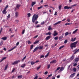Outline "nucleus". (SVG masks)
<instances>
[{"instance_id": "obj_1", "label": "nucleus", "mask_w": 79, "mask_h": 79, "mask_svg": "<svg viewBox=\"0 0 79 79\" xmlns=\"http://www.w3.org/2000/svg\"><path fill=\"white\" fill-rule=\"evenodd\" d=\"M38 15H36V14H34L32 18V22L34 23H35L37 20V18H38Z\"/></svg>"}, {"instance_id": "obj_2", "label": "nucleus", "mask_w": 79, "mask_h": 79, "mask_svg": "<svg viewBox=\"0 0 79 79\" xmlns=\"http://www.w3.org/2000/svg\"><path fill=\"white\" fill-rule=\"evenodd\" d=\"M77 42H78V41H77L70 44V45H70V47H71V48H72V49H73V48H76V47L77 46H76V45L77 44Z\"/></svg>"}, {"instance_id": "obj_3", "label": "nucleus", "mask_w": 79, "mask_h": 79, "mask_svg": "<svg viewBox=\"0 0 79 79\" xmlns=\"http://www.w3.org/2000/svg\"><path fill=\"white\" fill-rule=\"evenodd\" d=\"M77 5V4H74L72 6H65L64 7V8L65 9V10H66V9H70V8L71 9L72 8H73V6H76Z\"/></svg>"}, {"instance_id": "obj_4", "label": "nucleus", "mask_w": 79, "mask_h": 79, "mask_svg": "<svg viewBox=\"0 0 79 79\" xmlns=\"http://www.w3.org/2000/svg\"><path fill=\"white\" fill-rule=\"evenodd\" d=\"M79 61V57H76L73 60L74 63H77Z\"/></svg>"}, {"instance_id": "obj_5", "label": "nucleus", "mask_w": 79, "mask_h": 79, "mask_svg": "<svg viewBox=\"0 0 79 79\" xmlns=\"http://www.w3.org/2000/svg\"><path fill=\"white\" fill-rule=\"evenodd\" d=\"M73 52H75L73 54V55H74V54H76V53H78L79 52V49H78L77 50V49H76L75 50L73 51Z\"/></svg>"}, {"instance_id": "obj_6", "label": "nucleus", "mask_w": 79, "mask_h": 79, "mask_svg": "<svg viewBox=\"0 0 79 79\" xmlns=\"http://www.w3.org/2000/svg\"><path fill=\"white\" fill-rule=\"evenodd\" d=\"M75 57V56H74V54H73L71 57L70 58V60L71 61H73L74 59V58Z\"/></svg>"}, {"instance_id": "obj_7", "label": "nucleus", "mask_w": 79, "mask_h": 79, "mask_svg": "<svg viewBox=\"0 0 79 79\" xmlns=\"http://www.w3.org/2000/svg\"><path fill=\"white\" fill-rule=\"evenodd\" d=\"M76 75V73H74L73 74L71 75L70 76L69 78H73Z\"/></svg>"}, {"instance_id": "obj_8", "label": "nucleus", "mask_w": 79, "mask_h": 79, "mask_svg": "<svg viewBox=\"0 0 79 79\" xmlns=\"http://www.w3.org/2000/svg\"><path fill=\"white\" fill-rule=\"evenodd\" d=\"M6 10L4 9V10L2 11V13L4 15H6L7 13V11H6Z\"/></svg>"}, {"instance_id": "obj_9", "label": "nucleus", "mask_w": 79, "mask_h": 79, "mask_svg": "<svg viewBox=\"0 0 79 79\" xmlns=\"http://www.w3.org/2000/svg\"><path fill=\"white\" fill-rule=\"evenodd\" d=\"M19 16V12H16L15 13V18H18Z\"/></svg>"}, {"instance_id": "obj_10", "label": "nucleus", "mask_w": 79, "mask_h": 79, "mask_svg": "<svg viewBox=\"0 0 79 79\" xmlns=\"http://www.w3.org/2000/svg\"><path fill=\"white\" fill-rule=\"evenodd\" d=\"M20 6H21V5L19 4H17L16 5V6L15 8V10H17V8L18 10L19 8V7H20Z\"/></svg>"}, {"instance_id": "obj_11", "label": "nucleus", "mask_w": 79, "mask_h": 79, "mask_svg": "<svg viewBox=\"0 0 79 79\" xmlns=\"http://www.w3.org/2000/svg\"><path fill=\"white\" fill-rule=\"evenodd\" d=\"M54 32V34H53L54 36H56L58 35V32H56V31H55Z\"/></svg>"}, {"instance_id": "obj_12", "label": "nucleus", "mask_w": 79, "mask_h": 79, "mask_svg": "<svg viewBox=\"0 0 79 79\" xmlns=\"http://www.w3.org/2000/svg\"><path fill=\"white\" fill-rule=\"evenodd\" d=\"M56 63V60H53L52 61H51L50 62V63L51 64L52 63L53 64H55Z\"/></svg>"}, {"instance_id": "obj_13", "label": "nucleus", "mask_w": 79, "mask_h": 79, "mask_svg": "<svg viewBox=\"0 0 79 79\" xmlns=\"http://www.w3.org/2000/svg\"><path fill=\"white\" fill-rule=\"evenodd\" d=\"M16 48V46L12 48H11V49L8 50V52H11V51H12V50H14V49H15V48Z\"/></svg>"}, {"instance_id": "obj_14", "label": "nucleus", "mask_w": 79, "mask_h": 79, "mask_svg": "<svg viewBox=\"0 0 79 79\" xmlns=\"http://www.w3.org/2000/svg\"><path fill=\"white\" fill-rule=\"evenodd\" d=\"M61 23V21H59V22H57L55 23L54 24V25L55 26H56V25H57V24H60Z\"/></svg>"}, {"instance_id": "obj_15", "label": "nucleus", "mask_w": 79, "mask_h": 79, "mask_svg": "<svg viewBox=\"0 0 79 79\" xmlns=\"http://www.w3.org/2000/svg\"><path fill=\"white\" fill-rule=\"evenodd\" d=\"M35 3H36V2H32L31 3V7H32L34 5H35Z\"/></svg>"}, {"instance_id": "obj_16", "label": "nucleus", "mask_w": 79, "mask_h": 79, "mask_svg": "<svg viewBox=\"0 0 79 79\" xmlns=\"http://www.w3.org/2000/svg\"><path fill=\"white\" fill-rule=\"evenodd\" d=\"M38 49H40V50H42L43 49V46H39V47H37Z\"/></svg>"}, {"instance_id": "obj_17", "label": "nucleus", "mask_w": 79, "mask_h": 79, "mask_svg": "<svg viewBox=\"0 0 79 79\" xmlns=\"http://www.w3.org/2000/svg\"><path fill=\"white\" fill-rule=\"evenodd\" d=\"M6 59V57H3V58H2V60H0V63H1V62H2V61H3V60H5V59Z\"/></svg>"}, {"instance_id": "obj_18", "label": "nucleus", "mask_w": 79, "mask_h": 79, "mask_svg": "<svg viewBox=\"0 0 79 79\" xmlns=\"http://www.w3.org/2000/svg\"><path fill=\"white\" fill-rule=\"evenodd\" d=\"M51 32H49L48 33H46L45 34V35H51Z\"/></svg>"}, {"instance_id": "obj_19", "label": "nucleus", "mask_w": 79, "mask_h": 79, "mask_svg": "<svg viewBox=\"0 0 79 79\" xmlns=\"http://www.w3.org/2000/svg\"><path fill=\"white\" fill-rule=\"evenodd\" d=\"M7 39V37H4L2 38L1 39H2L3 40H6Z\"/></svg>"}, {"instance_id": "obj_20", "label": "nucleus", "mask_w": 79, "mask_h": 79, "mask_svg": "<svg viewBox=\"0 0 79 79\" xmlns=\"http://www.w3.org/2000/svg\"><path fill=\"white\" fill-rule=\"evenodd\" d=\"M18 64V62H16V61H15L12 64V65H15V64Z\"/></svg>"}, {"instance_id": "obj_21", "label": "nucleus", "mask_w": 79, "mask_h": 79, "mask_svg": "<svg viewBox=\"0 0 79 79\" xmlns=\"http://www.w3.org/2000/svg\"><path fill=\"white\" fill-rule=\"evenodd\" d=\"M78 31V29H77L75 30L74 31H73V34H74L75 33H76V32H77V31Z\"/></svg>"}, {"instance_id": "obj_22", "label": "nucleus", "mask_w": 79, "mask_h": 79, "mask_svg": "<svg viewBox=\"0 0 79 79\" xmlns=\"http://www.w3.org/2000/svg\"><path fill=\"white\" fill-rule=\"evenodd\" d=\"M39 40H38L37 41H35L34 43V44H37V43H39Z\"/></svg>"}, {"instance_id": "obj_23", "label": "nucleus", "mask_w": 79, "mask_h": 79, "mask_svg": "<svg viewBox=\"0 0 79 79\" xmlns=\"http://www.w3.org/2000/svg\"><path fill=\"white\" fill-rule=\"evenodd\" d=\"M52 74H51L50 75H49L48 76L46 79H48V78H49V77H52Z\"/></svg>"}, {"instance_id": "obj_24", "label": "nucleus", "mask_w": 79, "mask_h": 79, "mask_svg": "<svg viewBox=\"0 0 79 79\" xmlns=\"http://www.w3.org/2000/svg\"><path fill=\"white\" fill-rule=\"evenodd\" d=\"M38 50V48H37V47L36 48H35V49L34 50H33V52H35V51H36V50Z\"/></svg>"}, {"instance_id": "obj_25", "label": "nucleus", "mask_w": 79, "mask_h": 79, "mask_svg": "<svg viewBox=\"0 0 79 79\" xmlns=\"http://www.w3.org/2000/svg\"><path fill=\"white\" fill-rule=\"evenodd\" d=\"M26 66V64H23L21 66V68H24Z\"/></svg>"}, {"instance_id": "obj_26", "label": "nucleus", "mask_w": 79, "mask_h": 79, "mask_svg": "<svg viewBox=\"0 0 79 79\" xmlns=\"http://www.w3.org/2000/svg\"><path fill=\"white\" fill-rule=\"evenodd\" d=\"M18 78H19V79H21L22 77H23V76L22 75H19L18 76Z\"/></svg>"}, {"instance_id": "obj_27", "label": "nucleus", "mask_w": 79, "mask_h": 79, "mask_svg": "<svg viewBox=\"0 0 79 79\" xmlns=\"http://www.w3.org/2000/svg\"><path fill=\"white\" fill-rule=\"evenodd\" d=\"M76 39V38H74V39L72 38L71 39L72 42H74V41H75Z\"/></svg>"}, {"instance_id": "obj_28", "label": "nucleus", "mask_w": 79, "mask_h": 79, "mask_svg": "<svg viewBox=\"0 0 79 79\" xmlns=\"http://www.w3.org/2000/svg\"><path fill=\"white\" fill-rule=\"evenodd\" d=\"M52 29H52V28L51 27V26H49L48 28V30H49V31H50V30H52Z\"/></svg>"}, {"instance_id": "obj_29", "label": "nucleus", "mask_w": 79, "mask_h": 79, "mask_svg": "<svg viewBox=\"0 0 79 79\" xmlns=\"http://www.w3.org/2000/svg\"><path fill=\"white\" fill-rule=\"evenodd\" d=\"M73 64H74L73 65V66H77V63H74V62H73Z\"/></svg>"}, {"instance_id": "obj_30", "label": "nucleus", "mask_w": 79, "mask_h": 79, "mask_svg": "<svg viewBox=\"0 0 79 79\" xmlns=\"http://www.w3.org/2000/svg\"><path fill=\"white\" fill-rule=\"evenodd\" d=\"M50 53V52H48V53L45 56V58H47L48 57V56L49 55V53Z\"/></svg>"}, {"instance_id": "obj_31", "label": "nucleus", "mask_w": 79, "mask_h": 79, "mask_svg": "<svg viewBox=\"0 0 79 79\" xmlns=\"http://www.w3.org/2000/svg\"><path fill=\"white\" fill-rule=\"evenodd\" d=\"M50 36H48L46 37V38H45V39L46 40H48V39H50Z\"/></svg>"}, {"instance_id": "obj_32", "label": "nucleus", "mask_w": 79, "mask_h": 79, "mask_svg": "<svg viewBox=\"0 0 79 79\" xmlns=\"http://www.w3.org/2000/svg\"><path fill=\"white\" fill-rule=\"evenodd\" d=\"M26 56H25V57L23 58V59L22 60V61H24V60L26 59Z\"/></svg>"}, {"instance_id": "obj_33", "label": "nucleus", "mask_w": 79, "mask_h": 79, "mask_svg": "<svg viewBox=\"0 0 79 79\" xmlns=\"http://www.w3.org/2000/svg\"><path fill=\"white\" fill-rule=\"evenodd\" d=\"M64 47V45H63V46H61L59 48V50H61V48H63V47Z\"/></svg>"}, {"instance_id": "obj_34", "label": "nucleus", "mask_w": 79, "mask_h": 79, "mask_svg": "<svg viewBox=\"0 0 79 79\" xmlns=\"http://www.w3.org/2000/svg\"><path fill=\"white\" fill-rule=\"evenodd\" d=\"M43 8V6H40V7H38V10H40V9H41V8Z\"/></svg>"}, {"instance_id": "obj_35", "label": "nucleus", "mask_w": 79, "mask_h": 79, "mask_svg": "<svg viewBox=\"0 0 79 79\" xmlns=\"http://www.w3.org/2000/svg\"><path fill=\"white\" fill-rule=\"evenodd\" d=\"M33 47H34V45H31L30 50H32V49L33 48Z\"/></svg>"}, {"instance_id": "obj_36", "label": "nucleus", "mask_w": 79, "mask_h": 79, "mask_svg": "<svg viewBox=\"0 0 79 79\" xmlns=\"http://www.w3.org/2000/svg\"><path fill=\"white\" fill-rule=\"evenodd\" d=\"M64 69V68L62 67L60 69V71H63Z\"/></svg>"}, {"instance_id": "obj_37", "label": "nucleus", "mask_w": 79, "mask_h": 79, "mask_svg": "<svg viewBox=\"0 0 79 79\" xmlns=\"http://www.w3.org/2000/svg\"><path fill=\"white\" fill-rule=\"evenodd\" d=\"M35 63V62L32 61L31 62V65H33V64H34Z\"/></svg>"}, {"instance_id": "obj_38", "label": "nucleus", "mask_w": 79, "mask_h": 79, "mask_svg": "<svg viewBox=\"0 0 79 79\" xmlns=\"http://www.w3.org/2000/svg\"><path fill=\"white\" fill-rule=\"evenodd\" d=\"M61 7H62L61 5H60V6H59V10H61Z\"/></svg>"}, {"instance_id": "obj_39", "label": "nucleus", "mask_w": 79, "mask_h": 79, "mask_svg": "<svg viewBox=\"0 0 79 79\" xmlns=\"http://www.w3.org/2000/svg\"><path fill=\"white\" fill-rule=\"evenodd\" d=\"M3 45V41H1L0 44V46H2Z\"/></svg>"}, {"instance_id": "obj_40", "label": "nucleus", "mask_w": 79, "mask_h": 79, "mask_svg": "<svg viewBox=\"0 0 79 79\" xmlns=\"http://www.w3.org/2000/svg\"><path fill=\"white\" fill-rule=\"evenodd\" d=\"M25 32V30L24 29L23 30L22 32V34H24Z\"/></svg>"}, {"instance_id": "obj_41", "label": "nucleus", "mask_w": 79, "mask_h": 79, "mask_svg": "<svg viewBox=\"0 0 79 79\" xmlns=\"http://www.w3.org/2000/svg\"><path fill=\"white\" fill-rule=\"evenodd\" d=\"M27 15L28 17H30V16H31V13H28L27 14Z\"/></svg>"}, {"instance_id": "obj_42", "label": "nucleus", "mask_w": 79, "mask_h": 79, "mask_svg": "<svg viewBox=\"0 0 79 79\" xmlns=\"http://www.w3.org/2000/svg\"><path fill=\"white\" fill-rule=\"evenodd\" d=\"M59 40H61L63 39V36H61L59 37Z\"/></svg>"}, {"instance_id": "obj_43", "label": "nucleus", "mask_w": 79, "mask_h": 79, "mask_svg": "<svg viewBox=\"0 0 79 79\" xmlns=\"http://www.w3.org/2000/svg\"><path fill=\"white\" fill-rule=\"evenodd\" d=\"M76 70H77V69L76 68H74L73 69V71H74V72H76Z\"/></svg>"}, {"instance_id": "obj_44", "label": "nucleus", "mask_w": 79, "mask_h": 79, "mask_svg": "<svg viewBox=\"0 0 79 79\" xmlns=\"http://www.w3.org/2000/svg\"><path fill=\"white\" fill-rule=\"evenodd\" d=\"M8 5H7L4 8V9L6 10V9H7V8H8Z\"/></svg>"}, {"instance_id": "obj_45", "label": "nucleus", "mask_w": 79, "mask_h": 79, "mask_svg": "<svg viewBox=\"0 0 79 79\" xmlns=\"http://www.w3.org/2000/svg\"><path fill=\"white\" fill-rule=\"evenodd\" d=\"M37 78H38V76L37 75H36L35 77L34 78V79H37Z\"/></svg>"}, {"instance_id": "obj_46", "label": "nucleus", "mask_w": 79, "mask_h": 79, "mask_svg": "<svg viewBox=\"0 0 79 79\" xmlns=\"http://www.w3.org/2000/svg\"><path fill=\"white\" fill-rule=\"evenodd\" d=\"M68 35V32H66L65 33V36H66Z\"/></svg>"}, {"instance_id": "obj_47", "label": "nucleus", "mask_w": 79, "mask_h": 79, "mask_svg": "<svg viewBox=\"0 0 79 79\" xmlns=\"http://www.w3.org/2000/svg\"><path fill=\"white\" fill-rule=\"evenodd\" d=\"M41 66L40 65L39 66V67H37V70H38L39 69H40V68Z\"/></svg>"}, {"instance_id": "obj_48", "label": "nucleus", "mask_w": 79, "mask_h": 79, "mask_svg": "<svg viewBox=\"0 0 79 79\" xmlns=\"http://www.w3.org/2000/svg\"><path fill=\"white\" fill-rule=\"evenodd\" d=\"M68 42V40H65V41L64 42V44H66Z\"/></svg>"}, {"instance_id": "obj_49", "label": "nucleus", "mask_w": 79, "mask_h": 79, "mask_svg": "<svg viewBox=\"0 0 79 79\" xmlns=\"http://www.w3.org/2000/svg\"><path fill=\"white\" fill-rule=\"evenodd\" d=\"M39 36V35H36V36H34L33 38L34 39H35L36 38H37V37Z\"/></svg>"}, {"instance_id": "obj_50", "label": "nucleus", "mask_w": 79, "mask_h": 79, "mask_svg": "<svg viewBox=\"0 0 79 79\" xmlns=\"http://www.w3.org/2000/svg\"><path fill=\"white\" fill-rule=\"evenodd\" d=\"M7 68H8V66L7 65L5 67L4 70H6L7 69Z\"/></svg>"}, {"instance_id": "obj_51", "label": "nucleus", "mask_w": 79, "mask_h": 79, "mask_svg": "<svg viewBox=\"0 0 79 79\" xmlns=\"http://www.w3.org/2000/svg\"><path fill=\"white\" fill-rule=\"evenodd\" d=\"M48 74V71H46L44 73V74L45 75H46V74Z\"/></svg>"}, {"instance_id": "obj_52", "label": "nucleus", "mask_w": 79, "mask_h": 79, "mask_svg": "<svg viewBox=\"0 0 79 79\" xmlns=\"http://www.w3.org/2000/svg\"><path fill=\"white\" fill-rule=\"evenodd\" d=\"M15 69H13L12 70V73H13L15 72Z\"/></svg>"}, {"instance_id": "obj_53", "label": "nucleus", "mask_w": 79, "mask_h": 79, "mask_svg": "<svg viewBox=\"0 0 79 79\" xmlns=\"http://www.w3.org/2000/svg\"><path fill=\"white\" fill-rule=\"evenodd\" d=\"M44 55H41V56H40V58H44Z\"/></svg>"}, {"instance_id": "obj_54", "label": "nucleus", "mask_w": 79, "mask_h": 79, "mask_svg": "<svg viewBox=\"0 0 79 79\" xmlns=\"http://www.w3.org/2000/svg\"><path fill=\"white\" fill-rule=\"evenodd\" d=\"M7 18H10V14H8V15L7 16Z\"/></svg>"}, {"instance_id": "obj_55", "label": "nucleus", "mask_w": 79, "mask_h": 79, "mask_svg": "<svg viewBox=\"0 0 79 79\" xmlns=\"http://www.w3.org/2000/svg\"><path fill=\"white\" fill-rule=\"evenodd\" d=\"M31 44V41L28 40V44Z\"/></svg>"}, {"instance_id": "obj_56", "label": "nucleus", "mask_w": 79, "mask_h": 79, "mask_svg": "<svg viewBox=\"0 0 79 79\" xmlns=\"http://www.w3.org/2000/svg\"><path fill=\"white\" fill-rule=\"evenodd\" d=\"M50 64H48V69H49V68H50Z\"/></svg>"}, {"instance_id": "obj_57", "label": "nucleus", "mask_w": 79, "mask_h": 79, "mask_svg": "<svg viewBox=\"0 0 79 79\" xmlns=\"http://www.w3.org/2000/svg\"><path fill=\"white\" fill-rule=\"evenodd\" d=\"M55 16H56L57 15V12H55V14H54Z\"/></svg>"}, {"instance_id": "obj_58", "label": "nucleus", "mask_w": 79, "mask_h": 79, "mask_svg": "<svg viewBox=\"0 0 79 79\" xmlns=\"http://www.w3.org/2000/svg\"><path fill=\"white\" fill-rule=\"evenodd\" d=\"M60 67H58L57 68L56 71H58L60 69Z\"/></svg>"}, {"instance_id": "obj_59", "label": "nucleus", "mask_w": 79, "mask_h": 79, "mask_svg": "<svg viewBox=\"0 0 79 79\" xmlns=\"http://www.w3.org/2000/svg\"><path fill=\"white\" fill-rule=\"evenodd\" d=\"M70 24H71V23H66L65 24V25H70Z\"/></svg>"}, {"instance_id": "obj_60", "label": "nucleus", "mask_w": 79, "mask_h": 79, "mask_svg": "<svg viewBox=\"0 0 79 79\" xmlns=\"http://www.w3.org/2000/svg\"><path fill=\"white\" fill-rule=\"evenodd\" d=\"M67 21L69 22H70V19H68L67 20Z\"/></svg>"}, {"instance_id": "obj_61", "label": "nucleus", "mask_w": 79, "mask_h": 79, "mask_svg": "<svg viewBox=\"0 0 79 79\" xmlns=\"http://www.w3.org/2000/svg\"><path fill=\"white\" fill-rule=\"evenodd\" d=\"M58 39V38L57 37H55L54 38V39H55V40H57Z\"/></svg>"}, {"instance_id": "obj_62", "label": "nucleus", "mask_w": 79, "mask_h": 79, "mask_svg": "<svg viewBox=\"0 0 79 79\" xmlns=\"http://www.w3.org/2000/svg\"><path fill=\"white\" fill-rule=\"evenodd\" d=\"M14 36H15V35H12L10 36V38H12V37H14Z\"/></svg>"}, {"instance_id": "obj_63", "label": "nucleus", "mask_w": 79, "mask_h": 79, "mask_svg": "<svg viewBox=\"0 0 79 79\" xmlns=\"http://www.w3.org/2000/svg\"><path fill=\"white\" fill-rule=\"evenodd\" d=\"M44 23H45L44 22H42L41 23V24H42V25L44 24Z\"/></svg>"}, {"instance_id": "obj_64", "label": "nucleus", "mask_w": 79, "mask_h": 79, "mask_svg": "<svg viewBox=\"0 0 79 79\" xmlns=\"http://www.w3.org/2000/svg\"><path fill=\"white\" fill-rule=\"evenodd\" d=\"M4 50H5V51H6V48H4L3 49Z\"/></svg>"}]
</instances>
